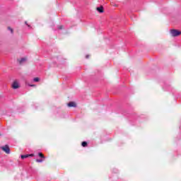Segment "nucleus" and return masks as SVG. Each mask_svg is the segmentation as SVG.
Listing matches in <instances>:
<instances>
[{"mask_svg": "<svg viewBox=\"0 0 181 181\" xmlns=\"http://www.w3.org/2000/svg\"><path fill=\"white\" fill-rule=\"evenodd\" d=\"M18 63H20V64H22L23 63H25V62H26V58H21L18 59Z\"/></svg>", "mask_w": 181, "mask_h": 181, "instance_id": "nucleus-7", "label": "nucleus"}, {"mask_svg": "<svg viewBox=\"0 0 181 181\" xmlns=\"http://www.w3.org/2000/svg\"><path fill=\"white\" fill-rule=\"evenodd\" d=\"M36 162H38L39 163H40L43 162V160L37 159Z\"/></svg>", "mask_w": 181, "mask_h": 181, "instance_id": "nucleus-12", "label": "nucleus"}, {"mask_svg": "<svg viewBox=\"0 0 181 181\" xmlns=\"http://www.w3.org/2000/svg\"><path fill=\"white\" fill-rule=\"evenodd\" d=\"M28 86H30V87H36V85H35V84H28Z\"/></svg>", "mask_w": 181, "mask_h": 181, "instance_id": "nucleus-13", "label": "nucleus"}, {"mask_svg": "<svg viewBox=\"0 0 181 181\" xmlns=\"http://www.w3.org/2000/svg\"><path fill=\"white\" fill-rule=\"evenodd\" d=\"M67 107L76 108L77 103L76 102H69L67 103Z\"/></svg>", "mask_w": 181, "mask_h": 181, "instance_id": "nucleus-4", "label": "nucleus"}, {"mask_svg": "<svg viewBox=\"0 0 181 181\" xmlns=\"http://www.w3.org/2000/svg\"><path fill=\"white\" fill-rule=\"evenodd\" d=\"M58 29H63V25L58 26Z\"/></svg>", "mask_w": 181, "mask_h": 181, "instance_id": "nucleus-14", "label": "nucleus"}, {"mask_svg": "<svg viewBox=\"0 0 181 181\" xmlns=\"http://www.w3.org/2000/svg\"><path fill=\"white\" fill-rule=\"evenodd\" d=\"M8 30H10L11 33H13V30H12V28H11V27L8 28Z\"/></svg>", "mask_w": 181, "mask_h": 181, "instance_id": "nucleus-11", "label": "nucleus"}, {"mask_svg": "<svg viewBox=\"0 0 181 181\" xmlns=\"http://www.w3.org/2000/svg\"><path fill=\"white\" fill-rule=\"evenodd\" d=\"M86 59H88V55L86 56Z\"/></svg>", "mask_w": 181, "mask_h": 181, "instance_id": "nucleus-15", "label": "nucleus"}, {"mask_svg": "<svg viewBox=\"0 0 181 181\" xmlns=\"http://www.w3.org/2000/svg\"><path fill=\"white\" fill-rule=\"evenodd\" d=\"M11 87L12 88H13V90H16L18 88H19L21 86H19V81H14L12 84H11Z\"/></svg>", "mask_w": 181, "mask_h": 181, "instance_id": "nucleus-3", "label": "nucleus"}, {"mask_svg": "<svg viewBox=\"0 0 181 181\" xmlns=\"http://www.w3.org/2000/svg\"><path fill=\"white\" fill-rule=\"evenodd\" d=\"M38 156H40V158H45V155H43V153H39Z\"/></svg>", "mask_w": 181, "mask_h": 181, "instance_id": "nucleus-10", "label": "nucleus"}, {"mask_svg": "<svg viewBox=\"0 0 181 181\" xmlns=\"http://www.w3.org/2000/svg\"><path fill=\"white\" fill-rule=\"evenodd\" d=\"M32 156H35V154H26V155H22L21 159H26V158H30Z\"/></svg>", "mask_w": 181, "mask_h": 181, "instance_id": "nucleus-5", "label": "nucleus"}, {"mask_svg": "<svg viewBox=\"0 0 181 181\" xmlns=\"http://www.w3.org/2000/svg\"><path fill=\"white\" fill-rule=\"evenodd\" d=\"M170 35L171 36H173V37H176L177 36H180L181 35V31H179L177 30H170Z\"/></svg>", "mask_w": 181, "mask_h": 181, "instance_id": "nucleus-1", "label": "nucleus"}, {"mask_svg": "<svg viewBox=\"0 0 181 181\" xmlns=\"http://www.w3.org/2000/svg\"><path fill=\"white\" fill-rule=\"evenodd\" d=\"M81 145H82V146H83V148H86V146H87V142L86 141H83Z\"/></svg>", "mask_w": 181, "mask_h": 181, "instance_id": "nucleus-9", "label": "nucleus"}, {"mask_svg": "<svg viewBox=\"0 0 181 181\" xmlns=\"http://www.w3.org/2000/svg\"><path fill=\"white\" fill-rule=\"evenodd\" d=\"M1 149L8 155L11 153V148H9V146L8 144H6L4 146H1Z\"/></svg>", "mask_w": 181, "mask_h": 181, "instance_id": "nucleus-2", "label": "nucleus"}, {"mask_svg": "<svg viewBox=\"0 0 181 181\" xmlns=\"http://www.w3.org/2000/svg\"><path fill=\"white\" fill-rule=\"evenodd\" d=\"M96 10L100 13H103L104 12V8L103 6L97 7Z\"/></svg>", "mask_w": 181, "mask_h": 181, "instance_id": "nucleus-6", "label": "nucleus"}, {"mask_svg": "<svg viewBox=\"0 0 181 181\" xmlns=\"http://www.w3.org/2000/svg\"><path fill=\"white\" fill-rule=\"evenodd\" d=\"M40 81V78H37V77L33 78V81H34L35 83H37V82H39Z\"/></svg>", "mask_w": 181, "mask_h": 181, "instance_id": "nucleus-8", "label": "nucleus"}]
</instances>
